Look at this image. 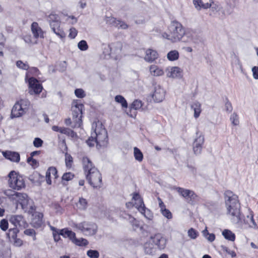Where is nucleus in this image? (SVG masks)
Here are the masks:
<instances>
[{
    "label": "nucleus",
    "mask_w": 258,
    "mask_h": 258,
    "mask_svg": "<svg viewBox=\"0 0 258 258\" xmlns=\"http://www.w3.org/2000/svg\"><path fill=\"white\" fill-rule=\"evenodd\" d=\"M224 198L227 214L231 217V221L235 224L241 223L242 217L238 197L232 191L226 190L224 193Z\"/></svg>",
    "instance_id": "f257e3e1"
},
{
    "label": "nucleus",
    "mask_w": 258,
    "mask_h": 258,
    "mask_svg": "<svg viewBox=\"0 0 258 258\" xmlns=\"http://www.w3.org/2000/svg\"><path fill=\"white\" fill-rule=\"evenodd\" d=\"M92 128L94 132L86 141L87 145L92 147L96 144L97 148L106 146L108 142L107 133L102 123L99 121L93 122Z\"/></svg>",
    "instance_id": "f03ea898"
},
{
    "label": "nucleus",
    "mask_w": 258,
    "mask_h": 258,
    "mask_svg": "<svg viewBox=\"0 0 258 258\" xmlns=\"http://www.w3.org/2000/svg\"><path fill=\"white\" fill-rule=\"evenodd\" d=\"M82 163L86 179L89 184L94 188H100L102 185V176L99 170L87 157H83Z\"/></svg>",
    "instance_id": "7ed1b4c3"
},
{
    "label": "nucleus",
    "mask_w": 258,
    "mask_h": 258,
    "mask_svg": "<svg viewBox=\"0 0 258 258\" xmlns=\"http://www.w3.org/2000/svg\"><path fill=\"white\" fill-rule=\"evenodd\" d=\"M168 29L170 33H164L162 34L163 38L170 40L172 42L182 40L185 33V29L180 23L177 21H173L171 22Z\"/></svg>",
    "instance_id": "20e7f679"
},
{
    "label": "nucleus",
    "mask_w": 258,
    "mask_h": 258,
    "mask_svg": "<svg viewBox=\"0 0 258 258\" xmlns=\"http://www.w3.org/2000/svg\"><path fill=\"white\" fill-rule=\"evenodd\" d=\"M166 245V240L160 233H157L150 236L149 243L145 244V251L147 254H153L156 248L164 249Z\"/></svg>",
    "instance_id": "39448f33"
},
{
    "label": "nucleus",
    "mask_w": 258,
    "mask_h": 258,
    "mask_svg": "<svg viewBox=\"0 0 258 258\" xmlns=\"http://www.w3.org/2000/svg\"><path fill=\"white\" fill-rule=\"evenodd\" d=\"M30 102L28 99H21L14 105L11 111V117H19L26 113Z\"/></svg>",
    "instance_id": "423d86ee"
},
{
    "label": "nucleus",
    "mask_w": 258,
    "mask_h": 258,
    "mask_svg": "<svg viewBox=\"0 0 258 258\" xmlns=\"http://www.w3.org/2000/svg\"><path fill=\"white\" fill-rule=\"evenodd\" d=\"M9 177V186L15 190H20L25 186L24 179L22 176L17 174L15 171H12L8 175Z\"/></svg>",
    "instance_id": "0eeeda50"
},
{
    "label": "nucleus",
    "mask_w": 258,
    "mask_h": 258,
    "mask_svg": "<svg viewBox=\"0 0 258 258\" xmlns=\"http://www.w3.org/2000/svg\"><path fill=\"white\" fill-rule=\"evenodd\" d=\"M84 106L77 101L73 102L72 109L73 111V119L74 122L73 127H79L82 124V109Z\"/></svg>",
    "instance_id": "6e6552de"
},
{
    "label": "nucleus",
    "mask_w": 258,
    "mask_h": 258,
    "mask_svg": "<svg viewBox=\"0 0 258 258\" xmlns=\"http://www.w3.org/2000/svg\"><path fill=\"white\" fill-rule=\"evenodd\" d=\"M175 189L178 194L190 205H195L200 200L199 197L193 190L180 187H176Z\"/></svg>",
    "instance_id": "1a4fd4ad"
},
{
    "label": "nucleus",
    "mask_w": 258,
    "mask_h": 258,
    "mask_svg": "<svg viewBox=\"0 0 258 258\" xmlns=\"http://www.w3.org/2000/svg\"><path fill=\"white\" fill-rule=\"evenodd\" d=\"M76 227L87 236L94 235L97 231L96 224L90 222L84 221L79 223L76 225Z\"/></svg>",
    "instance_id": "9d476101"
},
{
    "label": "nucleus",
    "mask_w": 258,
    "mask_h": 258,
    "mask_svg": "<svg viewBox=\"0 0 258 258\" xmlns=\"http://www.w3.org/2000/svg\"><path fill=\"white\" fill-rule=\"evenodd\" d=\"M43 87L38 81L31 77L29 80V92L30 94H39L42 90Z\"/></svg>",
    "instance_id": "9b49d317"
},
{
    "label": "nucleus",
    "mask_w": 258,
    "mask_h": 258,
    "mask_svg": "<svg viewBox=\"0 0 258 258\" xmlns=\"http://www.w3.org/2000/svg\"><path fill=\"white\" fill-rule=\"evenodd\" d=\"M196 138L193 143V151L196 155L201 154L202 150V145L204 143V137L203 135H199V133L197 132Z\"/></svg>",
    "instance_id": "f8f14e48"
},
{
    "label": "nucleus",
    "mask_w": 258,
    "mask_h": 258,
    "mask_svg": "<svg viewBox=\"0 0 258 258\" xmlns=\"http://www.w3.org/2000/svg\"><path fill=\"white\" fill-rule=\"evenodd\" d=\"M9 221L10 223L16 227V228H17V227L25 228L27 226V223L23 216L22 215H12L10 217Z\"/></svg>",
    "instance_id": "ddd939ff"
},
{
    "label": "nucleus",
    "mask_w": 258,
    "mask_h": 258,
    "mask_svg": "<svg viewBox=\"0 0 258 258\" xmlns=\"http://www.w3.org/2000/svg\"><path fill=\"white\" fill-rule=\"evenodd\" d=\"M133 200L135 201L134 206L140 212H144L145 211V206L143 199L138 193H134L133 197Z\"/></svg>",
    "instance_id": "4468645a"
},
{
    "label": "nucleus",
    "mask_w": 258,
    "mask_h": 258,
    "mask_svg": "<svg viewBox=\"0 0 258 258\" xmlns=\"http://www.w3.org/2000/svg\"><path fill=\"white\" fill-rule=\"evenodd\" d=\"M165 72L169 78H176L181 76V70L178 67H170L167 68Z\"/></svg>",
    "instance_id": "2eb2a0df"
},
{
    "label": "nucleus",
    "mask_w": 258,
    "mask_h": 258,
    "mask_svg": "<svg viewBox=\"0 0 258 258\" xmlns=\"http://www.w3.org/2000/svg\"><path fill=\"white\" fill-rule=\"evenodd\" d=\"M165 97V91L160 86L155 87L154 92L152 95L154 100L156 102H160L163 101Z\"/></svg>",
    "instance_id": "dca6fc26"
},
{
    "label": "nucleus",
    "mask_w": 258,
    "mask_h": 258,
    "mask_svg": "<svg viewBox=\"0 0 258 258\" xmlns=\"http://www.w3.org/2000/svg\"><path fill=\"white\" fill-rule=\"evenodd\" d=\"M197 35L196 33L190 29H185L184 36L182 38L183 42H190L197 43Z\"/></svg>",
    "instance_id": "f3484780"
},
{
    "label": "nucleus",
    "mask_w": 258,
    "mask_h": 258,
    "mask_svg": "<svg viewBox=\"0 0 258 258\" xmlns=\"http://www.w3.org/2000/svg\"><path fill=\"white\" fill-rule=\"evenodd\" d=\"M31 29L33 36L35 38H43L44 32L39 27L38 23L33 22L31 26Z\"/></svg>",
    "instance_id": "a211bd4d"
},
{
    "label": "nucleus",
    "mask_w": 258,
    "mask_h": 258,
    "mask_svg": "<svg viewBox=\"0 0 258 258\" xmlns=\"http://www.w3.org/2000/svg\"><path fill=\"white\" fill-rule=\"evenodd\" d=\"M22 197H19L16 202L19 203L21 206L22 209L25 211L28 207L33 203L32 201L28 198L27 194L22 193Z\"/></svg>",
    "instance_id": "6ab92c4d"
},
{
    "label": "nucleus",
    "mask_w": 258,
    "mask_h": 258,
    "mask_svg": "<svg viewBox=\"0 0 258 258\" xmlns=\"http://www.w3.org/2000/svg\"><path fill=\"white\" fill-rule=\"evenodd\" d=\"M47 20L51 28L53 27H59L60 21L57 15L51 13L47 16Z\"/></svg>",
    "instance_id": "aec40b11"
},
{
    "label": "nucleus",
    "mask_w": 258,
    "mask_h": 258,
    "mask_svg": "<svg viewBox=\"0 0 258 258\" xmlns=\"http://www.w3.org/2000/svg\"><path fill=\"white\" fill-rule=\"evenodd\" d=\"M52 177L54 179L57 178L58 177L57 175V171L56 168L54 167H49L46 173V181L47 184H51V177Z\"/></svg>",
    "instance_id": "412c9836"
},
{
    "label": "nucleus",
    "mask_w": 258,
    "mask_h": 258,
    "mask_svg": "<svg viewBox=\"0 0 258 258\" xmlns=\"http://www.w3.org/2000/svg\"><path fill=\"white\" fill-rule=\"evenodd\" d=\"M4 194L7 197L9 198L10 201L12 202H17L19 197H22V195H21L22 193L18 192L15 191L12 189H7L4 191Z\"/></svg>",
    "instance_id": "4be33fe9"
},
{
    "label": "nucleus",
    "mask_w": 258,
    "mask_h": 258,
    "mask_svg": "<svg viewBox=\"0 0 258 258\" xmlns=\"http://www.w3.org/2000/svg\"><path fill=\"white\" fill-rule=\"evenodd\" d=\"M3 155L6 158L13 162H19L20 159L19 154L15 152H4Z\"/></svg>",
    "instance_id": "5701e85b"
},
{
    "label": "nucleus",
    "mask_w": 258,
    "mask_h": 258,
    "mask_svg": "<svg viewBox=\"0 0 258 258\" xmlns=\"http://www.w3.org/2000/svg\"><path fill=\"white\" fill-rule=\"evenodd\" d=\"M107 47V49L110 50V53L109 54L111 53L116 54L121 51L122 44L119 42H116L108 45Z\"/></svg>",
    "instance_id": "b1692460"
},
{
    "label": "nucleus",
    "mask_w": 258,
    "mask_h": 258,
    "mask_svg": "<svg viewBox=\"0 0 258 258\" xmlns=\"http://www.w3.org/2000/svg\"><path fill=\"white\" fill-rule=\"evenodd\" d=\"M158 54L156 51L149 49L146 51L145 60L148 62H152L157 58Z\"/></svg>",
    "instance_id": "393cba45"
},
{
    "label": "nucleus",
    "mask_w": 258,
    "mask_h": 258,
    "mask_svg": "<svg viewBox=\"0 0 258 258\" xmlns=\"http://www.w3.org/2000/svg\"><path fill=\"white\" fill-rule=\"evenodd\" d=\"M243 221L245 224L248 225L250 228H252L255 229H257L258 227L253 219V214L252 211H250L249 215H247L246 218L244 219Z\"/></svg>",
    "instance_id": "a878e982"
},
{
    "label": "nucleus",
    "mask_w": 258,
    "mask_h": 258,
    "mask_svg": "<svg viewBox=\"0 0 258 258\" xmlns=\"http://www.w3.org/2000/svg\"><path fill=\"white\" fill-rule=\"evenodd\" d=\"M150 74L155 77L162 76L164 74V71L156 65H151L149 68Z\"/></svg>",
    "instance_id": "bb28decb"
},
{
    "label": "nucleus",
    "mask_w": 258,
    "mask_h": 258,
    "mask_svg": "<svg viewBox=\"0 0 258 258\" xmlns=\"http://www.w3.org/2000/svg\"><path fill=\"white\" fill-rule=\"evenodd\" d=\"M193 3L196 9L198 11L202 9H207L211 6L209 3H204L202 0H194Z\"/></svg>",
    "instance_id": "cd10ccee"
},
{
    "label": "nucleus",
    "mask_w": 258,
    "mask_h": 258,
    "mask_svg": "<svg viewBox=\"0 0 258 258\" xmlns=\"http://www.w3.org/2000/svg\"><path fill=\"white\" fill-rule=\"evenodd\" d=\"M43 178V177L37 171L33 172L29 177V180L34 183H40Z\"/></svg>",
    "instance_id": "c85d7f7f"
},
{
    "label": "nucleus",
    "mask_w": 258,
    "mask_h": 258,
    "mask_svg": "<svg viewBox=\"0 0 258 258\" xmlns=\"http://www.w3.org/2000/svg\"><path fill=\"white\" fill-rule=\"evenodd\" d=\"M191 108L194 110V117L198 118L201 112V104L199 102H195L191 106Z\"/></svg>",
    "instance_id": "c756f323"
},
{
    "label": "nucleus",
    "mask_w": 258,
    "mask_h": 258,
    "mask_svg": "<svg viewBox=\"0 0 258 258\" xmlns=\"http://www.w3.org/2000/svg\"><path fill=\"white\" fill-rule=\"evenodd\" d=\"M224 238L228 240L234 241L235 239V234L228 229H225L222 232Z\"/></svg>",
    "instance_id": "7c9ffc66"
},
{
    "label": "nucleus",
    "mask_w": 258,
    "mask_h": 258,
    "mask_svg": "<svg viewBox=\"0 0 258 258\" xmlns=\"http://www.w3.org/2000/svg\"><path fill=\"white\" fill-rule=\"evenodd\" d=\"M77 206L80 210H86L88 207V202L86 199L83 198H80L77 204Z\"/></svg>",
    "instance_id": "2f4dec72"
},
{
    "label": "nucleus",
    "mask_w": 258,
    "mask_h": 258,
    "mask_svg": "<svg viewBox=\"0 0 258 258\" xmlns=\"http://www.w3.org/2000/svg\"><path fill=\"white\" fill-rule=\"evenodd\" d=\"M167 57L170 61L176 60L179 57V53L176 50H171L167 53Z\"/></svg>",
    "instance_id": "473e14b6"
},
{
    "label": "nucleus",
    "mask_w": 258,
    "mask_h": 258,
    "mask_svg": "<svg viewBox=\"0 0 258 258\" xmlns=\"http://www.w3.org/2000/svg\"><path fill=\"white\" fill-rule=\"evenodd\" d=\"M115 101L121 105L123 108H127V103L125 98L121 95H116L114 98Z\"/></svg>",
    "instance_id": "72a5a7b5"
},
{
    "label": "nucleus",
    "mask_w": 258,
    "mask_h": 258,
    "mask_svg": "<svg viewBox=\"0 0 258 258\" xmlns=\"http://www.w3.org/2000/svg\"><path fill=\"white\" fill-rule=\"evenodd\" d=\"M59 234L65 237H68L72 238L75 237V233L74 232L64 229L59 230Z\"/></svg>",
    "instance_id": "f704fd0d"
},
{
    "label": "nucleus",
    "mask_w": 258,
    "mask_h": 258,
    "mask_svg": "<svg viewBox=\"0 0 258 258\" xmlns=\"http://www.w3.org/2000/svg\"><path fill=\"white\" fill-rule=\"evenodd\" d=\"M19 230L17 228H11L9 230L7 234L8 236L11 240L16 239L17 237V234L19 233Z\"/></svg>",
    "instance_id": "c9c22d12"
},
{
    "label": "nucleus",
    "mask_w": 258,
    "mask_h": 258,
    "mask_svg": "<svg viewBox=\"0 0 258 258\" xmlns=\"http://www.w3.org/2000/svg\"><path fill=\"white\" fill-rule=\"evenodd\" d=\"M134 154L135 158L136 160L141 162L143 159V155L141 150L137 147L134 148Z\"/></svg>",
    "instance_id": "e433bc0d"
},
{
    "label": "nucleus",
    "mask_w": 258,
    "mask_h": 258,
    "mask_svg": "<svg viewBox=\"0 0 258 258\" xmlns=\"http://www.w3.org/2000/svg\"><path fill=\"white\" fill-rule=\"evenodd\" d=\"M74 238V242L78 246H86L88 244V241L86 239L83 238L78 239L76 238L75 237Z\"/></svg>",
    "instance_id": "4c0bfd02"
},
{
    "label": "nucleus",
    "mask_w": 258,
    "mask_h": 258,
    "mask_svg": "<svg viewBox=\"0 0 258 258\" xmlns=\"http://www.w3.org/2000/svg\"><path fill=\"white\" fill-rule=\"evenodd\" d=\"M53 32L60 38L65 37L64 32L59 28V27H53L51 28Z\"/></svg>",
    "instance_id": "58836bf2"
},
{
    "label": "nucleus",
    "mask_w": 258,
    "mask_h": 258,
    "mask_svg": "<svg viewBox=\"0 0 258 258\" xmlns=\"http://www.w3.org/2000/svg\"><path fill=\"white\" fill-rule=\"evenodd\" d=\"M187 235L191 239H195L199 236V233L193 228H190L187 231Z\"/></svg>",
    "instance_id": "ea45409f"
},
{
    "label": "nucleus",
    "mask_w": 258,
    "mask_h": 258,
    "mask_svg": "<svg viewBox=\"0 0 258 258\" xmlns=\"http://www.w3.org/2000/svg\"><path fill=\"white\" fill-rule=\"evenodd\" d=\"M24 233L26 235L31 236L34 241L36 240V233L33 229H26L24 230Z\"/></svg>",
    "instance_id": "a19ab883"
},
{
    "label": "nucleus",
    "mask_w": 258,
    "mask_h": 258,
    "mask_svg": "<svg viewBox=\"0 0 258 258\" xmlns=\"http://www.w3.org/2000/svg\"><path fill=\"white\" fill-rule=\"evenodd\" d=\"M230 120L233 125H238L239 123L238 115L235 112L231 115Z\"/></svg>",
    "instance_id": "79ce46f5"
},
{
    "label": "nucleus",
    "mask_w": 258,
    "mask_h": 258,
    "mask_svg": "<svg viewBox=\"0 0 258 258\" xmlns=\"http://www.w3.org/2000/svg\"><path fill=\"white\" fill-rule=\"evenodd\" d=\"M142 107V101L139 100H135L131 106V111L132 109L134 110H138L141 108Z\"/></svg>",
    "instance_id": "37998d69"
},
{
    "label": "nucleus",
    "mask_w": 258,
    "mask_h": 258,
    "mask_svg": "<svg viewBox=\"0 0 258 258\" xmlns=\"http://www.w3.org/2000/svg\"><path fill=\"white\" fill-rule=\"evenodd\" d=\"M104 20L107 24L115 27H116L118 21L115 18L112 17H106Z\"/></svg>",
    "instance_id": "c03bdc74"
},
{
    "label": "nucleus",
    "mask_w": 258,
    "mask_h": 258,
    "mask_svg": "<svg viewBox=\"0 0 258 258\" xmlns=\"http://www.w3.org/2000/svg\"><path fill=\"white\" fill-rule=\"evenodd\" d=\"M74 177V174L71 172H67L63 174L61 179L63 184H64L63 182L64 181H68L72 180Z\"/></svg>",
    "instance_id": "a18cd8bd"
},
{
    "label": "nucleus",
    "mask_w": 258,
    "mask_h": 258,
    "mask_svg": "<svg viewBox=\"0 0 258 258\" xmlns=\"http://www.w3.org/2000/svg\"><path fill=\"white\" fill-rule=\"evenodd\" d=\"M125 219L129 220L130 222L133 224V225H135L136 227H138L139 224L137 223V221L135 218L133 217L131 215L124 214V216H122Z\"/></svg>",
    "instance_id": "49530a36"
},
{
    "label": "nucleus",
    "mask_w": 258,
    "mask_h": 258,
    "mask_svg": "<svg viewBox=\"0 0 258 258\" xmlns=\"http://www.w3.org/2000/svg\"><path fill=\"white\" fill-rule=\"evenodd\" d=\"M42 218L43 215L41 213H38V220L36 222H34V219L33 221V223L34 224V227H40L42 224Z\"/></svg>",
    "instance_id": "de8ad7c7"
},
{
    "label": "nucleus",
    "mask_w": 258,
    "mask_h": 258,
    "mask_svg": "<svg viewBox=\"0 0 258 258\" xmlns=\"http://www.w3.org/2000/svg\"><path fill=\"white\" fill-rule=\"evenodd\" d=\"M73 162V157L68 153L65 155V162L67 167L70 168L72 166Z\"/></svg>",
    "instance_id": "09e8293b"
},
{
    "label": "nucleus",
    "mask_w": 258,
    "mask_h": 258,
    "mask_svg": "<svg viewBox=\"0 0 258 258\" xmlns=\"http://www.w3.org/2000/svg\"><path fill=\"white\" fill-rule=\"evenodd\" d=\"M17 67L21 69L28 70L29 66L28 63L23 62L22 60H18L16 62Z\"/></svg>",
    "instance_id": "8fccbe9b"
},
{
    "label": "nucleus",
    "mask_w": 258,
    "mask_h": 258,
    "mask_svg": "<svg viewBox=\"0 0 258 258\" xmlns=\"http://www.w3.org/2000/svg\"><path fill=\"white\" fill-rule=\"evenodd\" d=\"M87 254L90 258H98L99 256V253L96 250L90 249L87 251Z\"/></svg>",
    "instance_id": "3c124183"
},
{
    "label": "nucleus",
    "mask_w": 258,
    "mask_h": 258,
    "mask_svg": "<svg viewBox=\"0 0 258 258\" xmlns=\"http://www.w3.org/2000/svg\"><path fill=\"white\" fill-rule=\"evenodd\" d=\"M9 227L8 221L7 219H3L0 221V228L4 231H6Z\"/></svg>",
    "instance_id": "603ef678"
},
{
    "label": "nucleus",
    "mask_w": 258,
    "mask_h": 258,
    "mask_svg": "<svg viewBox=\"0 0 258 258\" xmlns=\"http://www.w3.org/2000/svg\"><path fill=\"white\" fill-rule=\"evenodd\" d=\"M78 48L82 51H85L88 49V46L85 40H81L78 44Z\"/></svg>",
    "instance_id": "864d4df0"
},
{
    "label": "nucleus",
    "mask_w": 258,
    "mask_h": 258,
    "mask_svg": "<svg viewBox=\"0 0 258 258\" xmlns=\"http://www.w3.org/2000/svg\"><path fill=\"white\" fill-rule=\"evenodd\" d=\"M27 162L33 168L37 167L39 165L38 162L33 158V157H29L27 158Z\"/></svg>",
    "instance_id": "5fc2aeb1"
},
{
    "label": "nucleus",
    "mask_w": 258,
    "mask_h": 258,
    "mask_svg": "<svg viewBox=\"0 0 258 258\" xmlns=\"http://www.w3.org/2000/svg\"><path fill=\"white\" fill-rule=\"evenodd\" d=\"M63 134L70 136L72 138H76L77 136L76 133L68 128H65Z\"/></svg>",
    "instance_id": "6e6d98bb"
},
{
    "label": "nucleus",
    "mask_w": 258,
    "mask_h": 258,
    "mask_svg": "<svg viewBox=\"0 0 258 258\" xmlns=\"http://www.w3.org/2000/svg\"><path fill=\"white\" fill-rule=\"evenodd\" d=\"M76 96L80 98H84L85 96V93L84 90L82 89H77L75 91Z\"/></svg>",
    "instance_id": "4d7b16f0"
},
{
    "label": "nucleus",
    "mask_w": 258,
    "mask_h": 258,
    "mask_svg": "<svg viewBox=\"0 0 258 258\" xmlns=\"http://www.w3.org/2000/svg\"><path fill=\"white\" fill-rule=\"evenodd\" d=\"M161 212L162 215L167 219H170L172 218V215L169 210L164 208V210L161 211Z\"/></svg>",
    "instance_id": "13d9d810"
},
{
    "label": "nucleus",
    "mask_w": 258,
    "mask_h": 258,
    "mask_svg": "<svg viewBox=\"0 0 258 258\" xmlns=\"http://www.w3.org/2000/svg\"><path fill=\"white\" fill-rule=\"evenodd\" d=\"M43 143V141L40 138H36L33 141V145L36 148H39L42 146Z\"/></svg>",
    "instance_id": "bf43d9fd"
},
{
    "label": "nucleus",
    "mask_w": 258,
    "mask_h": 258,
    "mask_svg": "<svg viewBox=\"0 0 258 258\" xmlns=\"http://www.w3.org/2000/svg\"><path fill=\"white\" fill-rule=\"evenodd\" d=\"M221 249L223 251H225L226 252V253H227L228 254H230V255H231L232 257H234L236 256V253L234 251H232V250H230V249H228V247H227L226 246H224V245H221Z\"/></svg>",
    "instance_id": "052dcab7"
},
{
    "label": "nucleus",
    "mask_w": 258,
    "mask_h": 258,
    "mask_svg": "<svg viewBox=\"0 0 258 258\" xmlns=\"http://www.w3.org/2000/svg\"><path fill=\"white\" fill-rule=\"evenodd\" d=\"M116 27L122 29H126L128 26L125 22L118 20Z\"/></svg>",
    "instance_id": "680f3d73"
},
{
    "label": "nucleus",
    "mask_w": 258,
    "mask_h": 258,
    "mask_svg": "<svg viewBox=\"0 0 258 258\" xmlns=\"http://www.w3.org/2000/svg\"><path fill=\"white\" fill-rule=\"evenodd\" d=\"M141 214L144 215V216L148 220H151L153 217L152 214L149 210L147 209L145 207V211L144 212H140Z\"/></svg>",
    "instance_id": "e2e57ef3"
},
{
    "label": "nucleus",
    "mask_w": 258,
    "mask_h": 258,
    "mask_svg": "<svg viewBox=\"0 0 258 258\" xmlns=\"http://www.w3.org/2000/svg\"><path fill=\"white\" fill-rule=\"evenodd\" d=\"M11 241L13 242L14 245L17 247H20L23 244L22 240H21L20 238H17V237L16 238V239H14L11 240Z\"/></svg>",
    "instance_id": "0e129e2a"
},
{
    "label": "nucleus",
    "mask_w": 258,
    "mask_h": 258,
    "mask_svg": "<svg viewBox=\"0 0 258 258\" xmlns=\"http://www.w3.org/2000/svg\"><path fill=\"white\" fill-rule=\"evenodd\" d=\"M36 210V207L33 204V202L28 207V209H27L25 212H27L29 214L33 215L35 211Z\"/></svg>",
    "instance_id": "69168bd1"
},
{
    "label": "nucleus",
    "mask_w": 258,
    "mask_h": 258,
    "mask_svg": "<svg viewBox=\"0 0 258 258\" xmlns=\"http://www.w3.org/2000/svg\"><path fill=\"white\" fill-rule=\"evenodd\" d=\"M77 30L75 28H71L70 29V33L69 35V37L72 39H74L77 36Z\"/></svg>",
    "instance_id": "338daca9"
},
{
    "label": "nucleus",
    "mask_w": 258,
    "mask_h": 258,
    "mask_svg": "<svg viewBox=\"0 0 258 258\" xmlns=\"http://www.w3.org/2000/svg\"><path fill=\"white\" fill-rule=\"evenodd\" d=\"M252 72L253 78L255 79H258V67H253L252 68Z\"/></svg>",
    "instance_id": "774afa93"
}]
</instances>
